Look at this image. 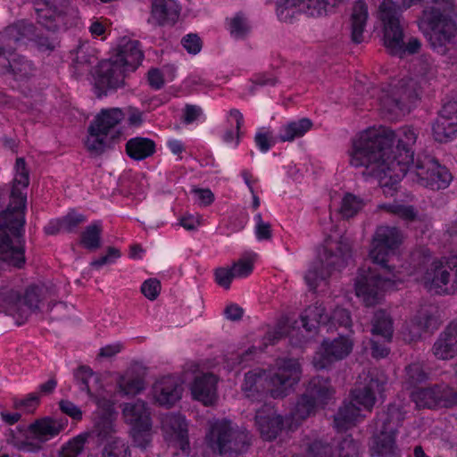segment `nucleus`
<instances>
[{
	"label": "nucleus",
	"instance_id": "5",
	"mask_svg": "<svg viewBox=\"0 0 457 457\" xmlns=\"http://www.w3.org/2000/svg\"><path fill=\"white\" fill-rule=\"evenodd\" d=\"M144 54L137 40H128L119 46L117 54L99 63L95 74L96 87L100 90L123 85L125 73L136 70Z\"/></svg>",
	"mask_w": 457,
	"mask_h": 457
},
{
	"label": "nucleus",
	"instance_id": "35",
	"mask_svg": "<svg viewBox=\"0 0 457 457\" xmlns=\"http://www.w3.org/2000/svg\"><path fill=\"white\" fill-rule=\"evenodd\" d=\"M7 442L21 451L37 452L41 448L40 445L33 440L29 428L26 429L18 427L16 429L10 430Z\"/></svg>",
	"mask_w": 457,
	"mask_h": 457
},
{
	"label": "nucleus",
	"instance_id": "33",
	"mask_svg": "<svg viewBox=\"0 0 457 457\" xmlns=\"http://www.w3.org/2000/svg\"><path fill=\"white\" fill-rule=\"evenodd\" d=\"M155 152V143L147 137H137L126 144L127 154L135 161H142L152 156Z\"/></svg>",
	"mask_w": 457,
	"mask_h": 457
},
{
	"label": "nucleus",
	"instance_id": "23",
	"mask_svg": "<svg viewBox=\"0 0 457 457\" xmlns=\"http://www.w3.org/2000/svg\"><path fill=\"white\" fill-rule=\"evenodd\" d=\"M183 383L175 376H164L155 381L152 387L153 398L161 406L171 407L183 394Z\"/></svg>",
	"mask_w": 457,
	"mask_h": 457
},
{
	"label": "nucleus",
	"instance_id": "22",
	"mask_svg": "<svg viewBox=\"0 0 457 457\" xmlns=\"http://www.w3.org/2000/svg\"><path fill=\"white\" fill-rule=\"evenodd\" d=\"M32 34L33 26L29 23L19 22L7 27L0 32V58L4 62L14 55L13 52Z\"/></svg>",
	"mask_w": 457,
	"mask_h": 457
},
{
	"label": "nucleus",
	"instance_id": "34",
	"mask_svg": "<svg viewBox=\"0 0 457 457\" xmlns=\"http://www.w3.org/2000/svg\"><path fill=\"white\" fill-rule=\"evenodd\" d=\"M301 322L306 331L314 332L320 325L328 322V315L322 304L316 303L304 310L301 315Z\"/></svg>",
	"mask_w": 457,
	"mask_h": 457
},
{
	"label": "nucleus",
	"instance_id": "28",
	"mask_svg": "<svg viewBox=\"0 0 457 457\" xmlns=\"http://www.w3.org/2000/svg\"><path fill=\"white\" fill-rule=\"evenodd\" d=\"M353 349V342L346 337H340L331 342L324 341L322 344V350L324 357L319 360V357H314L313 363L317 369H324L328 363L344 359L346 357Z\"/></svg>",
	"mask_w": 457,
	"mask_h": 457
},
{
	"label": "nucleus",
	"instance_id": "55",
	"mask_svg": "<svg viewBox=\"0 0 457 457\" xmlns=\"http://www.w3.org/2000/svg\"><path fill=\"white\" fill-rule=\"evenodd\" d=\"M255 254L250 257L243 258L238 260L231 267L235 278H245L247 277L252 271L253 262L255 260Z\"/></svg>",
	"mask_w": 457,
	"mask_h": 457
},
{
	"label": "nucleus",
	"instance_id": "11",
	"mask_svg": "<svg viewBox=\"0 0 457 457\" xmlns=\"http://www.w3.org/2000/svg\"><path fill=\"white\" fill-rule=\"evenodd\" d=\"M420 92L421 86L415 79H402L381 88L378 101L383 111L398 116L410 112Z\"/></svg>",
	"mask_w": 457,
	"mask_h": 457
},
{
	"label": "nucleus",
	"instance_id": "26",
	"mask_svg": "<svg viewBox=\"0 0 457 457\" xmlns=\"http://www.w3.org/2000/svg\"><path fill=\"white\" fill-rule=\"evenodd\" d=\"M217 377L212 373L195 376L191 386L193 398L204 405H212L217 400Z\"/></svg>",
	"mask_w": 457,
	"mask_h": 457
},
{
	"label": "nucleus",
	"instance_id": "31",
	"mask_svg": "<svg viewBox=\"0 0 457 457\" xmlns=\"http://www.w3.org/2000/svg\"><path fill=\"white\" fill-rule=\"evenodd\" d=\"M64 428V423L58 420L45 418L38 420L29 426L33 440L40 445L42 443L57 436Z\"/></svg>",
	"mask_w": 457,
	"mask_h": 457
},
{
	"label": "nucleus",
	"instance_id": "64",
	"mask_svg": "<svg viewBox=\"0 0 457 457\" xmlns=\"http://www.w3.org/2000/svg\"><path fill=\"white\" fill-rule=\"evenodd\" d=\"M214 276L217 284L226 289L230 287L231 281L235 278L232 269L225 267L216 269Z\"/></svg>",
	"mask_w": 457,
	"mask_h": 457
},
{
	"label": "nucleus",
	"instance_id": "12",
	"mask_svg": "<svg viewBox=\"0 0 457 457\" xmlns=\"http://www.w3.org/2000/svg\"><path fill=\"white\" fill-rule=\"evenodd\" d=\"M123 118L124 114L119 108L102 110L88 127L85 141L87 149L97 155L103 154L119 137L116 127Z\"/></svg>",
	"mask_w": 457,
	"mask_h": 457
},
{
	"label": "nucleus",
	"instance_id": "43",
	"mask_svg": "<svg viewBox=\"0 0 457 457\" xmlns=\"http://www.w3.org/2000/svg\"><path fill=\"white\" fill-rule=\"evenodd\" d=\"M342 0H301L300 11L308 12L312 16L327 14Z\"/></svg>",
	"mask_w": 457,
	"mask_h": 457
},
{
	"label": "nucleus",
	"instance_id": "4",
	"mask_svg": "<svg viewBox=\"0 0 457 457\" xmlns=\"http://www.w3.org/2000/svg\"><path fill=\"white\" fill-rule=\"evenodd\" d=\"M453 0H426V6L418 20L419 29L438 54L446 55L454 47L457 25L453 19Z\"/></svg>",
	"mask_w": 457,
	"mask_h": 457
},
{
	"label": "nucleus",
	"instance_id": "37",
	"mask_svg": "<svg viewBox=\"0 0 457 457\" xmlns=\"http://www.w3.org/2000/svg\"><path fill=\"white\" fill-rule=\"evenodd\" d=\"M75 378L81 391H85L90 397L94 396L102 386L100 385V378L95 374L91 369L81 366L75 373Z\"/></svg>",
	"mask_w": 457,
	"mask_h": 457
},
{
	"label": "nucleus",
	"instance_id": "17",
	"mask_svg": "<svg viewBox=\"0 0 457 457\" xmlns=\"http://www.w3.org/2000/svg\"><path fill=\"white\" fill-rule=\"evenodd\" d=\"M424 287L436 294L457 292V260H436L422 277Z\"/></svg>",
	"mask_w": 457,
	"mask_h": 457
},
{
	"label": "nucleus",
	"instance_id": "59",
	"mask_svg": "<svg viewBox=\"0 0 457 457\" xmlns=\"http://www.w3.org/2000/svg\"><path fill=\"white\" fill-rule=\"evenodd\" d=\"M230 117L234 118L236 120V131L232 129H228L225 132L223 136V139L227 143H230L233 141L234 138H236V145H238L239 143V137H240V129L243 125V114L237 109H232L229 112Z\"/></svg>",
	"mask_w": 457,
	"mask_h": 457
},
{
	"label": "nucleus",
	"instance_id": "7",
	"mask_svg": "<svg viewBox=\"0 0 457 457\" xmlns=\"http://www.w3.org/2000/svg\"><path fill=\"white\" fill-rule=\"evenodd\" d=\"M378 14L383 22L384 46L389 54L403 57L406 54H415L420 50L421 43L418 38L410 37L407 42L404 41L401 14L391 0L382 1Z\"/></svg>",
	"mask_w": 457,
	"mask_h": 457
},
{
	"label": "nucleus",
	"instance_id": "61",
	"mask_svg": "<svg viewBox=\"0 0 457 457\" xmlns=\"http://www.w3.org/2000/svg\"><path fill=\"white\" fill-rule=\"evenodd\" d=\"M161 292V283L156 278L146 279L141 286V293L150 301L155 300Z\"/></svg>",
	"mask_w": 457,
	"mask_h": 457
},
{
	"label": "nucleus",
	"instance_id": "49",
	"mask_svg": "<svg viewBox=\"0 0 457 457\" xmlns=\"http://www.w3.org/2000/svg\"><path fill=\"white\" fill-rule=\"evenodd\" d=\"M414 318L419 326L424 327V332L437 329L439 326V320L432 308L421 309Z\"/></svg>",
	"mask_w": 457,
	"mask_h": 457
},
{
	"label": "nucleus",
	"instance_id": "51",
	"mask_svg": "<svg viewBox=\"0 0 457 457\" xmlns=\"http://www.w3.org/2000/svg\"><path fill=\"white\" fill-rule=\"evenodd\" d=\"M116 432L115 424L110 416L100 417L94 425L92 433L101 439H106Z\"/></svg>",
	"mask_w": 457,
	"mask_h": 457
},
{
	"label": "nucleus",
	"instance_id": "27",
	"mask_svg": "<svg viewBox=\"0 0 457 457\" xmlns=\"http://www.w3.org/2000/svg\"><path fill=\"white\" fill-rule=\"evenodd\" d=\"M431 351L438 360H450L457 355V321L450 323L440 333Z\"/></svg>",
	"mask_w": 457,
	"mask_h": 457
},
{
	"label": "nucleus",
	"instance_id": "50",
	"mask_svg": "<svg viewBox=\"0 0 457 457\" xmlns=\"http://www.w3.org/2000/svg\"><path fill=\"white\" fill-rule=\"evenodd\" d=\"M228 24L230 34L235 38H244L250 31L249 22L242 13L232 17Z\"/></svg>",
	"mask_w": 457,
	"mask_h": 457
},
{
	"label": "nucleus",
	"instance_id": "46",
	"mask_svg": "<svg viewBox=\"0 0 457 457\" xmlns=\"http://www.w3.org/2000/svg\"><path fill=\"white\" fill-rule=\"evenodd\" d=\"M101 457H130V449L124 439L113 437L105 444Z\"/></svg>",
	"mask_w": 457,
	"mask_h": 457
},
{
	"label": "nucleus",
	"instance_id": "44",
	"mask_svg": "<svg viewBox=\"0 0 457 457\" xmlns=\"http://www.w3.org/2000/svg\"><path fill=\"white\" fill-rule=\"evenodd\" d=\"M129 434L137 447L146 449L152 442V422L130 427Z\"/></svg>",
	"mask_w": 457,
	"mask_h": 457
},
{
	"label": "nucleus",
	"instance_id": "62",
	"mask_svg": "<svg viewBox=\"0 0 457 457\" xmlns=\"http://www.w3.org/2000/svg\"><path fill=\"white\" fill-rule=\"evenodd\" d=\"M254 142L262 152H267L274 145L275 140L271 131L260 130L255 134Z\"/></svg>",
	"mask_w": 457,
	"mask_h": 457
},
{
	"label": "nucleus",
	"instance_id": "10",
	"mask_svg": "<svg viewBox=\"0 0 457 457\" xmlns=\"http://www.w3.org/2000/svg\"><path fill=\"white\" fill-rule=\"evenodd\" d=\"M48 293L45 285H30L22 294L17 289L5 287L0 291V307L9 315L24 320L39 310Z\"/></svg>",
	"mask_w": 457,
	"mask_h": 457
},
{
	"label": "nucleus",
	"instance_id": "58",
	"mask_svg": "<svg viewBox=\"0 0 457 457\" xmlns=\"http://www.w3.org/2000/svg\"><path fill=\"white\" fill-rule=\"evenodd\" d=\"M423 333L424 327L419 326V324L415 322V318H413L409 323L405 324L402 328L403 337L409 343L419 340Z\"/></svg>",
	"mask_w": 457,
	"mask_h": 457
},
{
	"label": "nucleus",
	"instance_id": "15",
	"mask_svg": "<svg viewBox=\"0 0 457 457\" xmlns=\"http://www.w3.org/2000/svg\"><path fill=\"white\" fill-rule=\"evenodd\" d=\"M37 20L48 30L64 29L72 25L78 17V10L70 0H53L52 4L45 0L35 3Z\"/></svg>",
	"mask_w": 457,
	"mask_h": 457
},
{
	"label": "nucleus",
	"instance_id": "52",
	"mask_svg": "<svg viewBox=\"0 0 457 457\" xmlns=\"http://www.w3.org/2000/svg\"><path fill=\"white\" fill-rule=\"evenodd\" d=\"M301 0H279L277 4V15L282 21H289L295 13V9L300 11Z\"/></svg>",
	"mask_w": 457,
	"mask_h": 457
},
{
	"label": "nucleus",
	"instance_id": "24",
	"mask_svg": "<svg viewBox=\"0 0 457 457\" xmlns=\"http://www.w3.org/2000/svg\"><path fill=\"white\" fill-rule=\"evenodd\" d=\"M255 425L264 440H273L282 431L283 417L270 405H263L256 411Z\"/></svg>",
	"mask_w": 457,
	"mask_h": 457
},
{
	"label": "nucleus",
	"instance_id": "60",
	"mask_svg": "<svg viewBox=\"0 0 457 457\" xmlns=\"http://www.w3.org/2000/svg\"><path fill=\"white\" fill-rule=\"evenodd\" d=\"M64 232L73 231L80 223L86 220L82 214L75 212H70L67 215L60 219Z\"/></svg>",
	"mask_w": 457,
	"mask_h": 457
},
{
	"label": "nucleus",
	"instance_id": "9",
	"mask_svg": "<svg viewBox=\"0 0 457 457\" xmlns=\"http://www.w3.org/2000/svg\"><path fill=\"white\" fill-rule=\"evenodd\" d=\"M404 420L402 409L391 404L386 411L378 414L374 422L375 430L370 445L373 455L394 457L396 453L395 436Z\"/></svg>",
	"mask_w": 457,
	"mask_h": 457
},
{
	"label": "nucleus",
	"instance_id": "54",
	"mask_svg": "<svg viewBox=\"0 0 457 457\" xmlns=\"http://www.w3.org/2000/svg\"><path fill=\"white\" fill-rule=\"evenodd\" d=\"M414 71L417 76L421 77L423 79L428 80L436 74V67L431 58L421 56L417 60L414 64Z\"/></svg>",
	"mask_w": 457,
	"mask_h": 457
},
{
	"label": "nucleus",
	"instance_id": "53",
	"mask_svg": "<svg viewBox=\"0 0 457 457\" xmlns=\"http://www.w3.org/2000/svg\"><path fill=\"white\" fill-rule=\"evenodd\" d=\"M329 276L330 274H327V270L320 265V262L309 269L304 278L310 289H315L321 281Z\"/></svg>",
	"mask_w": 457,
	"mask_h": 457
},
{
	"label": "nucleus",
	"instance_id": "14",
	"mask_svg": "<svg viewBox=\"0 0 457 457\" xmlns=\"http://www.w3.org/2000/svg\"><path fill=\"white\" fill-rule=\"evenodd\" d=\"M405 175H409L420 186L432 190L445 188L452 180L448 170L429 155H418L416 160L412 158Z\"/></svg>",
	"mask_w": 457,
	"mask_h": 457
},
{
	"label": "nucleus",
	"instance_id": "20",
	"mask_svg": "<svg viewBox=\"0 0 457 457\" xmlns=\"http://www.w3.org/2000/svg\"><path fill=\"white\" fill-rule=\"evenodd\" d=\"M418 408L450 407L457 404V392L446 385L419 388L411 394Z\"/></svg>",
	"mask_w": 457,
	"mask_h": 457
},
{
	"label": "nucleus",
	"instance_id": "2",
	"mask_svg": "<svg viewBox=\"0 0 457 457\" xmlns=\"http://www.w3.org/2000/svg\"><path fill=\"white\" fill-rule=\"evenodd\" d=\"M29 184V170L23 158H17L10 204L0 213V268H21L25 263L23 226Z\"/></svg>",
	"mask_w": 457,
	"mask_h": 457
},
{
	"label": "nucleus",
	"instance_id": "32",
	"mask_svg": "<svg viewBox=\"0 0 457 457\" xmlns=\"http://www.w3.org/2000/svg\"><path fill=\"white\" fill-rule=\"evenodd\" d=\"M124 421L130 427L150 423V412L146 403L142 400L127 403L122 407Z\"/></svg>",
	"mask_w": 457,
	"mask_h": 457
},
{
	"label": "nucleus",
	"instance_id": "38",
	"mask_svg": "<svg viewBox=\"0 0 457 457\" xmlns=\"http://www.w3.org/2000/svg\"><path fill=\"white\" fill-rule=\"evenodd\" d=\"M371 332L373 336H379L385 341H390L393 336V321L391 317L382 310L375 312L372 320Z\"/></svg>",
	"mask_w": 457,
	"mask_h": 457
},
{
	"label": "nucleus",
	"instance_id": "41",
	"mask_svg": "<svg viewBox=\"0 0 457 457\" xmlns=\"http://www.w3.org/2000/svg\"><path fill=\"white\" fill-rule=\"evenodd\" d=\"M6 67L17 79L28 78L33 71V66L30 62L21 55H12L1 63Z\"/></svg>",
	"mask_w": 457,
	"mask_h": 457
},
{
	"label": "nucleus",
	"instance_id": "40",
	"mask_svg": "<svg viewBox=\"0 0 457 457\" xmlns=\"http://www.w3.org/2000/svg\"><path fill=\"white\" fill-rule=\"evenodd\" d=\"M89 436L88 432H85L74 436L60 448L56 457H79L84 453Z\"/></svg>",
	"mask_w": 457,
	"mask_h": 457
},
{
	"label": "nucleus",
	"instance_id": "48",
	"mask_svg": "<svg viewBox=\"0 0 457 457\" xmlns=\"http://www.w3.org/2000/svg\"><path fill=\"white\" fill-rule=\"evenodd\" d=\"M381 209L386 210L406 222H411L416 220L417 212L411 205H404L400 204H388L379 206Z\"/></svg>",
	"mask_w": 457,
	"mask_h": 457
},
{
	"label": "nucleus",
	"instance_id": "63",
	"mask_svg": "<svg viewBox=\"0 0 457 457\" xmlns=\"http://www.w3.org/2000/svg\"><path fill=\"white\" fill-rule=\"evenodd\" d=\"M328 322L331 325L337 323L339 326L350 328L352 326V319L350 313L345 309L337 308L332 315L328 317Z\"/></svg>",
	"mask_w": 457,
	"mask_h": 457
},
{
	"label": "nucleus",
	"instance_id": "36",
	"mask_svg": "<svg viewBox=\"0 0 457 457\" xmlns=\"http://www.w3.org/2000/svg\"><path fill=\"white\" fill-rule=\"evenodd\" d=\"M312 127V122L307 118L291 121L281 127L278 137L281 142H292L303 137Z\"/></svg>",
	"mask_w": 457,
	"mask_h": 457
},
{
	"label": "nucleus",
	"instance_id": "21",
	"mask_svg": "<svg viewBox=\"0 0 457 457\" xmlns=\"http://www.w3.org/2000/svg\"><path fill=\"white\" fill-rule=\"evenodd\" d=\"M433 137L438 142H447L457 133V99L443 104L432 126Z\"/></svg>",
	"mask_w": 457,
	"mask_h": 457
},
{
	"label": "nucleus",
	"instance_id": "6",
	"mask_svg": "<svg viewBox=\"0 0 457 457\" xmlns=\"http://www.w3.org/2000/svg\"><path fill=\"white\" fill-rule=\"evenodd\" d=\"M383 386L384 381L366 375L364 382H360L352 391V401L340 407L335 415V428L337 430L348 429L364 417L362 411H371L376 395L383 391Z\"/></svg>",
	"mask_w": 457,
	"mask_h": 457
},
{
	"label": "nucleus",
	"instance_id": "57",
	"mask_svg": "<svg viewBox=\"0 0 457 457\" xmlns=\"http://www.w3.org/2000/svg\"><path fill=\"white\" fill-rule=\"evenodd\" d=\"M406 371V381L410 385H416L421 383L427 379V374L423 370L420 363L415 362L408 365L405 369Z\"/></svg>",
	"mask_w": 457,
	"mask_h": 457
},
{
	"label": "nucleus",
	"instance_id": "39",
	"mask_svg": "<svg viewBox=\"0 0 457 457\" xmlns=\"http://www.w3.org/2000/svg\"><path fill=\"white\" fill-rule=\"evenodd\" d=\"M365 206L364 200L353 194L346 193L340 201L338 213L343 219H351L356 216Z\"/></svg>",
	"mask_w": 457,
	"mask_h": 457
},
{
	"label": "nucleus",
	"instance_id": "25",
	"mask_svg": "<svg viewBox=\"0 0 457 457\" xmlns=\"http://www.w3.org/2000/svg\"><path fill=\"white\" fill-rule=\"evenodd\" d=\"M161 423L169 440L174 441L184 453H188L189 442L185 419L178 413H167L162 416Z\"/></svg>",
	"mask_w": 457,
	"mask_h": 457
},
{
	"label": "nucleus",
	"instance_id": "16",
	"mask_svg": "<svg viewBox=\"0 0 457 457\" xmlns=\"http://www.w3.org/2000/svg\"><path fill=\"white\" fill-rule=\"evenodd\" d=\"M333 395V389L328 379L315 377L307 386L290 411L292 420L298 423L312 414L319 405H322Z\"/></svg>",
	"mask_w": 457,
	"mask_h": 457
},
{
	"label": "nucleus",
	"instance_id": "30",
	"mask_svg": "<svg viewBox=\"0 0 457 457\" xmlns=\"http://www.w3.org/2000/svg\"><path fill=\"white\" fill-rule=\"evenodd\" d=\"M180 9L175 0H152L151 18L158 25L174 24Z\"/></svg>",
	"mask_w": 457,
	"mask_h": 457
},
{
	"label": "nucleus",
	"instance_id": "3",
	"mask_svg": "<svg viewBox=\"0 0 457 457\" xmlns=\"http://www.w3.org/2000/svg\"><path fill=\"white\" fill-rule=\"evenodd\" d=\"M302 369L295 359H278L274 366L264 370L256 369L245 375L242 391L252 401H262L267 395L271 398L288 395L301 379Z\"/></svg>",
	"mask_w": 457,
	"mask_h": 457
},
{
	"label": "nucleus",
	"instance_id": "29",
	"mask_svg": "<svg viewBox=\"0 0 457 457\" xmlns=\"http://www.w3.org/2000/svg\"><path fill=\"white\" fill-rule=\"evenodd\" d=\"M369 19L368 6L363 1H357L352 8L349 19L351 39L355 44L365 40V29Z\"/></svg>",
	"mask_w": 457,
	"mask_h": 457
},
{
	"label": "nucleus",
	"instance_id": "45",
	"mask_svg": "<svg viewBox=\"0 0 457 457\" xmlns=\"http://www.w3.org/2000/svg\"><path fill=\"white\" fill-rule=\"evenodd\" d=\"M360 449V443L351 435H346L337 441L335 457H359Z\"/></svg>",
	"mask_w": 457,
	"mask_h": 457
},
{
	"label": "nucleus",
	"instance_id": "8",
	"mask_svg": "<svg viewBox=\"0 0 457 457\" xmlns=\"http://www.w3.org/2000/svg\"><path fill=\"white\" fill-rule=\"evenodd\" d=\"M399 279L400 277L394 267H388L387 270H385L380 266L378 268L362 266L358 270L355 278L356 295L362 299L365 305H374L379 303L384 292Z\"/></svg>",
	"mask_w": 457,
	"mask_h": 457
},
{
	"label": "nucleus",
	"instance_id": "13",
	"mask_svg": "<svg viewBox=\"0 0 457 457\" xmlns=\"http://www.w3.org/2000/svg\"><path fill=\"white\" fill-rule=\"evenodd\" d=\"M209 441L211 447L222 457H237L248 446L247 434L226 420L211 425Z\"/></svg>",
	"mask_w": 457,
	"mask_h": 457
},
{
	"label": "nucleus",
	"instance_id": "56",
	"mask_svg": "<svg viewBox=\"0 0 457 457\" xmlns=\"http://www.w3.org/2000/svg\"><path fill=\"white\" fill-rule=\"evenodd\" d=\"M308 457H335V451L328 444L316 440L309 446Z\"/></svg>",
	"mask_w": 457,
	"mask_h": 457
},
{
	"label": "nucleus",
	"instance_id": "19",
	"mask_svg": "<svg viewBox=\"0 0 457 457\" xmlns=\"http://www.w3.org/2000/svg\"><path fill=\"white\" fill-rule=\"evenodd\" d=\"M352 258V244L343 236H328L324 241L320 265L327 270V274L339 271L345 268Z\"/></svg>",
	"mask_w": 457,
	"mask_h": 457
},
{
	"label": "nucleus",
	"instance_id": "1",
	"mask_svg": "<svg viewBox=\"0 0 457 457\" xmlns=\"http://www.w3.org/2000/svg\"><path fill=\"white\" fill-rule=\"evenodd\" d=\"M395 133L381 128H369L355 136L349 152L350 164L360 169L365 180L376 179L386 196H394L399 181L412 162V145L418 134L410 127L399 129L397 145L391 147Z\"/></svg>",
	"mask_w": 457,
	"mask_h": 457
},
{
	"label": "nucleus",
	"instance_id": "42",
	"mask_svg": "<svg viewBox=\"0 0 457 457\" xmlns=\"http://www.w3.org/2000/svg\"><path fill=\"white\" fill-rule=\"evenodd\" d=\"M102 225L100 221L87 226L81 233L80 244L87 250L95 251L101 246Z\"/></svg>",
	"mask_w": 457,
	"mask_h": 457
},
{
	"label": "nucleus",
	"instance_id": "47",
	"mask_svg": "<svg viewBox=\"0 0 457 457\" xmlns=\"http://www.w3.org/2000/svg\"><path fill=\"white\" fill-rule=\"evenodd\" d=\"M118 390L123 395H136L145 389L144 380L128 375L120 376L117 380Z\"/></svg>",
	"mask_w": 457,
	"mask_h": 457
},
{
	"label": "nucleus",
	"instance_id": "18",
	"mask_svg": "<svg viewBox=\"0 0 457 457\" xmlns=\"http://www.w3.org/2000/svg\"><path fill=\"white\" fill-rule=\"evenodd\" d=\"M403 240V233L396 228L386 225L377 227L369 251L370 260L387 270L390 256L396 253Z\"/></svg>",
	"mask_w": 457,
	"mask_h": 457
}]
</instances>
